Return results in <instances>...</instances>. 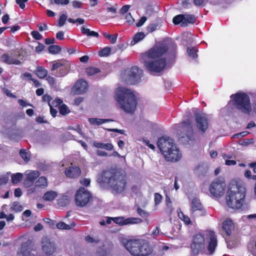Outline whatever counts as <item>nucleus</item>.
Wrapping results in <instances>:
<instances>
[{"label": "nucleus", "mask_w": 256, "mask_h": 256, "mask_svg": "<svg viewBox=\"0 0 256 256\" xmlns=\"http://www.w3.org/2000/svg\"><path fill=\"white\" fill-rule=\"evenodd\" d=\"M167 50L168 47L165 44L158 43L142 54V60L148 71L159 72L164 69L166 66V62L164 58L161 57Z\"/></svg>", "instance_id": "1"}, {"label": "nucleus", "mask_w": 256, "mask_h": 256, "mask_svg": "<svg viewBox=\"0 0 256 256\" xmlns=\"http://www.w3.org/2000/svg\"><path fill=\"white\" fill-rule=\"evenodd\" d=\"M98 180L99 183L106 184L116 194L122 193L126 187V176L113 169L104 171Z\"/></svg>", "instance_id": "2"}, {"label": "nucleus", "mask_w": 256, "mask_h": 256, "mask_svg": "<svg viewBox=\"0 0 256 256\" xmlns=\"http://www.w3.org/2000/svg\"><path fill=\"white\" fill-rule=\"evenodd\" d=\"M246 196L245 188L242 182L232 181L226 196V204L233 209L240 208Z\"/></svg>", "instance_id": "3"}, {"label": "nucleus", "mask_w": 256, "mask_h": 256, "mask_svg": "<svg viewBox=\"0 0 256 256\" xmlns=\"http://www.w3.org/2000/svg\"><path fill=\"white\" fill-rule=\"evenodd\" d=\"M116 100L126 113L132 114L136 109L137 101L134 92L125 88H118L116 91Z\"/></svg>", "instance_id": "4"}, {"label": "nucleus", "mask_w": 256, "mask_h": 256, "mask_svg": "<svg viewBox=\"0 0 256 256\" xmlns=\"http://www.w3.org/2000/svg\"><path fill=\"white\" fill-rule=\"evenodd\" d=\"M157 145L166 160L176 162L180 158L181 153L172 138L166 136L160 138Z\"/></svg>", "instance_id": "5"}, {"label": "nucleus", "mask_w": 256, "mask_h": 256, "mask_svg": "<svg viewBox=\"0 0 256 256\" xmlns=\"http://www.w3.org/2000/svg\"><path fill=\"white\" fill-rule=\"evenodd\" d=\"M126 248L133 256H146L151 252L148 243L143 240H123Z\"/></svg>", "instance_id": "6"}, {"label": "nucleus", "mask_w": 256, "mask_h": 256, "mask_svg": "<svg viewBox=\"0 0 256 256\" xmlns=\"http://www.w3.org/2000/svg\"><path fill=\"white\" fill-rule=\"evenodd\" d=\"M231 98L234 100V106L237 109L247 114L251 112V104L248 95L244 93H237L232 95Z\"/></svg>", "instance_id": "7"}, {"label": "nucleus", "mask_w": 256, "mask_h": 256, "mask_svg": "<svg viewBox=\"0 0 256 256\" xmlns=\"http://www.w3.org/2000/svg\"><path fill=\"white\" fill-rule=\"evenodd\" d=\"M70 67L69 62L64 60H58L54 63L51 68V71L54 72L53 74L57 77H62L68 74Z\"/></svg>", "instance_id": "8"}, {"label": "nucleus", "mask_w": 256, "mask_h": 256, "mask_svg": "<svg viewBox=\"0 0 256 256\" xmlns=\"http://www.w3.org/2000/svg\"><path fill=\"white\" fill-rule=\"evenodd\" d=\"M92 196L86 189L84 188H80L75 194L76 204L80 207L86 206L92 199Z\"/></svg>", "instance_id": "9"}, {"label": "nucleus", "mask_w": 256, "mask_h": 256, "mask_svg": "<svg viewBox=\"0 0 256 256\" xmlns=\"http://www.w3.org/2000/svg\"><path fill=\"white\" fill-rule=\"evenodd\" d=\"M226 188V184L224 180L216 179L211 183L209 190L213 196L218 198L224 195Z\"/></svg>", "instance_id": "10"}, {"label": "nucleus", "mask_w": 256, "mask_h": 256, "mask_svg": "<svg viewBox=\"0 0 256 256\" xmlns=\"http://www.w3.org/2000/svg\"><path fill=\"white\" fill-rule=\"evenodd\" d=\"M126 82L130 84H134L139 82L142 75V70L137 66H132L126 72Z\"/></svg>", "instance_id": "11"}, {"label": "nucleus", "mask_w": 256, "mask_h": 256, "mask_svg": "<svg viewBox=\"0 0 256 256\" xmlns=\"http://www.w3.org/2000/svg\"><path fill=\"white\" fill-rule=\"evenodd\" d=\"M192 254L194 256H197L205 248V238L200 234H197L194 236L193 242L191 244Z\"/></svg>", "instance_id": "12"}, {"label": "nucleus", "mask_w": 256, "mask_h": 256, "mask_svg": "<svg viewBox=\"0 0 256 256\" xmlns=\"http://www.w3.org/2000/svg\"><path fill=\"white\" fill-rule=\"evenodd\" d=\"M180 130L182 131L184 134L180 137V140L182 142L183 138H186L185 141L188 142L190 140H192L193 136V129L192 125L189 120L184 121L180 124Z\"/></svg>", "instance_id": "13"}, {"label": "nucleus", "mask_w": 256, "mask_h": 256, "mask_svg": "<svg viewBox=\"0 0 256 256\" xmlns=\"http://www.w3.org/2000/svg\"><path fill=\"white\" fill-rule=\"evenodd\" d=\"M41 245L42 252L47 256H51L56 251L55 243L47 237L42 238Z\"/></svg>", "instance_id": "14"}, {"label": "nucleus", "mask_w": 256, "mask_h": 256, "mask_svg": "<svg viewBox=\"0 0 256 256\" xmlns=\"http://www.w3.org/2000/svg\"><path fill=\"white\" fill-rule=\"evenodd\" d=\"M196 126L199 131L204 134L208 126V122L207 116L204 114H196Z\"/></svg>", "instance_id": "15"}, {"label": "nucleus", "mask_w": 256, "mask_h": 256, "mask_svg": "<svg viewBox=\"0 0 256 256\" xmlns=\"http://www.w3.org/2000/svg\"><path fill=\"white\" fill-rule=\"evenodd\" d=\"M18 56L20 57V54L18 52H11L10 54H4L0 58L2 62L8 64L20 65L21 64L20 60L16 58Z\"/></svg>", "instance_id": "16"}, {"label": "nucleus", "mask_w": 256, "mask_h": 256, "mask_svg": "<svg viewBox=\"0 0 256 256\" xmlns=\"http://www.w3.org/2000/svg\"><path fill=\"white\" fill-rule=\"evenodd\" d=\"M206 238L208 240V250L210 254H212L217 246L218 242L216 234L213 231H208L206 232Z\"/></svg>", "instance_id": "17"}, {"label": "nucleus", "mask_w": 256, "mask_h": 256, "mask_svg": "<svg viewBox=\"0 0 256 256\" xmlns=\"http://www.w3.org/2000/svg\"><path fill=\"white\" fill-rule=\"evenodd\" d=\"M112 221L120 226L136 224L140 223L142 220L140 218H125L124 216H118L112 218Z\"/></svg>", "instance_id": "18"}, {"label": "nucleus", "mask_w": 256, "mask_h": 256, "mask_svg": "<svg viewBox=\"0 0 256 256\" xmlns=\"http://www.w3.org/2000/svg\"><path fill=\"white\" fill-rule=\"evenodd\" d=\"M25 175L26 179L24 181V184L27 187H30L32 185L34 180L38 177L40 173L37 170L27 171Z\"/></svg>", "instance_id": "19"}, {"label": "nucleus", "mask_w": 256, "mask_h": 256, "mask_svg": "<svg viewBox=\"0 0 256 256\" xmlns=\"http://www.w3.org/2000/svg\"><path fill=\"white\" fill-rule=\"evenodd\" d=\"M88 84L86 80H80L77 81L74 86V92L76 94H82L87 90Z\"/></svg>", "instance_id": "20"}, {"label": "nucleus", "mask_w": 256, "mask_h": 256, "mask_svg": "<svg viewBox=\"0 0 256 256\" xmlns=\"http://www.w3.org/2000/svg\"><path fill=\"white\" fill-rule=\"evenodd\" d=\"M198 210L202 212V215L206 214V212L203 209L200 200L197 198H194L192 200L190 211L192 214H194L195 212Z\"/></svg>", "instance_id": "21"}, {"label": "nucleus", "mask_w": 256, "mask_h": 256, "mask_svg": "<svg viewBox=\"0 0 256 256\" xmlns=\"http://www.w3.org/2000/svg\"><path fill=\"white\" fill-rule=\"evenodd\" d=\"M80 174L81 170L78 166H70L65 170V174L69 178H78Z\"/></svg>", "instance_id": "22"}, {"label": "nucleus", "mask_w": 256, "mask_h": 256, "mask_svg": "<svg viewBox=\"0 0 256 256\" xmlns=\"http://www.w3.org/2000/svg\"><path fill=\"white\" fill-rule=\"evenodd\" d=\"M234 228V224L230 219H226L223 222L222 229L225 232L227 236H229L232 234Z\"/></svg>", "instance_id": "23"}, {"label": "nucleus", "mask_w": 256, "mask_h": 256, "mask_svg": "<svg viewBox=\"0 0 256 256\" xmlns=\"http://www.w3.org/2000/svg\"><path fill=\"white\" fill-rule=\"evenodd\" d=\"M92 146L97 148L104 149L106 150H112L114 149V146L111 143H102L97 141H94Z\"/></svg>", "instance_id": "24"}, {"label": "nucleus", "mask_w": 256, "mask_h": 256, "mask_svg": "<svg viewBox=\"0 0 256 256\" xmlns=\"http://www.w3.org/2000/svg\"><path fill=\"white\" fill-rule=\"evenodd\" d=\"M112 121L110 119L107 118H88V122L90 124L93 126H99L102 124L108 122H109Z\"/></svg>", "instance_id": "25"}, {"label": "nucleus", "mask_w": 256, "mask_h": 256, "mask_svg": "<svg viewBox=\"0 0 256 256\" xmlns=\"http://www.w3.org/2000/svg\"><path fill=\"white\" fill-rule=\"evenodd\" d=\"M184 22L181 24V26L184 27L188 26V24H194L196 21V18L192 14H183Z\"/></svg>", "instance_id": "26"}, {"label": "nucleus", "mask_w": 256, "mask_h": 256, "mask_svg": "<svg viewBox=\"0 0 256 256\" xmlns=\"http://www.w3.org/2000/svg\"><path fill=\"white\" fill-rule=\"evenodd\" d=\"M58 196L56 192L50 190L46 192L44 196L43 199L45 201H52Z\"/></svg>", "instance_id": "27"}, {"label": "nucleus", "mask_w": 256, "mask_h": 256, "mask_svg": "<svg viewBox=\"0 0 256 256\" xmlns=\"http://www.w3.org/2000/svg\"><path fill=\"white\" fill-rule=\"evenodd\" d=\"M80 30L82 33L88 36L98 37L99 36L98 32L94 31H91L89 28H86L84 26H82Z\"/></svg>", "instance_id": "28"}, {"label": "nucleus", "mask_w": 256, "mask_h": 256, "mask_svg": "<svg viewBox=\"0 0 256 256\" xmlns=\"http://www.w3.org/2000/svg\"><path fill=\"white\" fill-rule=\"evenodd\" d=\"M76 226L74 222H72L70 224H67L66 223L60 222L56 224V227L60 230H70Z\"/></svg>", "instance_id": "29"}, {"label": "nucleus", "mask_w": 256, "mask_h": 256, "mask_svg": "<svg viewBox=\"0 0 256 256\" xmlns=\"http://www.w3.org/2000/svg\"><path fill=\"white\" fill-rule=\"evenodd\" d=\"M36 74L39 78H44L46 77L48 74V72L47 70L44 68L38 66L36 71Z\"/></svg>", "instance_id": "30"}, {"label": "nucleus", "mask_w": 256, "mask_h": 256, "mask_svg": "<svg viewBox=\"0 0 256 256\" xmlns=\"http://www.w3.org/2000/svg\"><path fill=\"white\" fill-rule=\"evenodd\" d=\"M36 186L45 188L48 186L47 179L44 176L40 177L35 183Z\"/></svg>", "instance_id": "31"}, {"label": "nucleus", "mask_w": 256, "mask_h": 256, "mask_svg": "<svg viewBox=\"0 0 256 256\" xmlns=\"http://www.w3.org/2000/svg\"><path fill=\"white\" fill-rule=\"evenodd\" d=\"M70 201V198L68 196L64 195L62 196L58 200V204L62 206H66Z\"/></svg>", "instance_id": "32"}, {"label": "nucleus", "mask_w": 256, "mask_h": 256, "mask_svg": "<svg viewBox=\"0 0 256 256\" xmlns=\"http://www.w3.org/2000/svg\"><path fill=\"white\" fill-rule=\"evenodd\" d=\"M23 175L21 173H16L12 176V182L14 184L20 182L22 178Z\"/></svg>", "instance_id": "33"}, {"label": "nucleus", "mask_w": 256, "mask_h": 256, "mask_svg": "<svg viewBox=\"0 0 256 256\" xmlns=\"http://www.w3.org/2000/svg\"><path fill=\"white\" fill-rule=\"evenodd\" d=\"M178 216L180 219H181L186 225H188L190 224H192V222L189 218V217L186 215H184V214L180 212H178Z\"/></svg>", "instance_id": "34"}, {"label": "nucleus", "mask_w": 256, "mask_h": 256, "mask_svg": "<svg viewBox=\"0 0 256 256\" xmlns=\"http://www.w3.org/2000/svg\"><path fill=\"white\" fill-rule=\"evenodd\" d=\"M12 210L14 211L15 212H20L22 210V206L18 202H12L11 208Z\"/></svg>", "instance_id": "35"}, {"label": "nucleus", "mask_w": 256, "mask_h": 256, "mask_svg": "<svg viewBox=\"0 0 256 256\" xmlns=\"http://www.w3.org/2000/svg\"><path fill=\"white\" fill-rule=\"evenodd\" d=\"M61 50V48L58 45H52L48 47V51L50 53L52 54H56Z\"/></svg>", "instance_id": "36"}, {"label": "nucleus", "mask_w": 256, "mask_h": 256, "mask_svg": "<svg viewBox=\"0 0 256 256\" xmlns=\"http://www.w3.org/2000/svg\"><path fill=\"white\" fill-rule=\"evenodd\" d=\"M100 72L99 68L94 67H89L86 68V72L88 76H92L96 74H97Z\"/></svg>", "instance_id": "37"}, {"label": "nucleus", "mask_w": 256, "mask_h": 256, "mask_svg": "<svg viewBox=\"0 0 256 256\" xmlns=\"http://www.w3.org/2000/svg\"><path fill=\"white\" fill-rule=\"evenodd\" d=\"M145 36L144 32H138L136 34L134 37L133 41L134 42V44L142 40Z\"/></svg>", "instance_id": "38"}, {"label": "nucleus", "mask_w": 256, "mask_h": 256, "mask_svg": "<svg viewBox=\"0 0 256 256\" xmlns=\"http://www.w3.org/2000/svg\"><path fill=\"white\" fill-rule=\"evenodd\" d=\"M187 52L188 55L193 58H197V50L196 48H188Z\"/></svg>", "instance_id": "39"}, {"label": "nucleus", "mask_w": 256, "mask_h": 256, "mask_svg": "<svg viewBox=\"0 0 256 256\" xmlns=\"http://www.w3.org/2000/svg\"><path fill=\"white\" fill-rule=\"evenodd\" d=\"M111 48L109 47H106L99 52V55L100 56H108L110 52Z\"/></svg>", "instance_id": "40"}, {"label": "nucleus", "mask_w": 256, "mask_h": 256, "mask_svg": "<svg viewBox=\"0 0 256 256\" xmlns=\"http://www.w3.org/2000/svg\"><path fill=\"white\" fill-rule=\"evenodd\" d=\"M172 21L175 24H178L180 23L182 24L184 22L183 14H179L174 16Z\"/></svg>", "instance_id": "41"}, {"label": "nucleus", "mask_w": 256, "mask_h": 256, "mask_svg": "<svg viewBox=\"0 0 256 256\" xmlns=\"http://www.w3.org/2000/svg\"><path fill=\"white\" fill-rule=\"evenodd\" d=\"M20 156L26 161L28 162L30 160V154L26 152L25 150H21L20 151Z\"/></svg>", "instance_id": "42"}, {"label": "nucleus", "mask_w": 256, "mask_h": 256, "mask_svg": "<svg viewBox=\"0 0 256 256\" xmlns=\"http://www.w3.org/2000/svg\"><path fill=\"white\" fill-rule=\"evenodd\" d=\"M70 2V0H50V4H56L59 5H66L68 4Z\"/></svg>", "instance_id": "43"}, {"label": "nucleus", "mask_w": 256, "mask_h": 256, "mask_svg": "<svg viewBox=\"0 0 256 256\" xmlns=\"http://www.w3.org/2000/svg\"><path fill=\"white\" fill-rule=\"evenodd\" d=\"M59 110L60 114L66 115L70 112V110L67 106L62 104L59 107Z\"/></svg>", "instance_id": "44"}, {"label": "nucleus", "mask_w": 256, "mask_h": 256, "mask_svg": "<svg viewBox=\"0 0 256 256\" xmlns=\"http://www.w3.org/2000/svg\"><path fill=\"white\" fill-rule=\"evenodd\" d=\"M19 254H22V256H34V254H32L31 251L28 250H24V247H22L21 252Z\"/></svg>", "instance_id": "45"}, {"label": "nucleus", "mask_w": 256, "mask_h": 256, "mask_svg": "<svg viewBox=\"0 0 256 256\" xmlns=\"http://www.w3.org/2000/svg\"><path fill=\"white\" fill-rule=\"evenodd\" d=\"M67 19V16L65 14H62L58 20V26L61 27L66 22V21Z\"/></svg>", "instance_id": "46"}, {"label": "nucleus", "mask_w": 256, "mask_h": 256, "mask_svg": "<svg viewBox=\"0 0 256 256\" xmlns=\"http://www.w3.org/2000/svg\"><path fill=\"white\" fill-rule=\"evenodd\" d=\"M158 24H150L146 27V30L148 32H152L157 28Z\"/></svg>", "instance_id": "47"}, {"label": "nucleus", "mask_w": 256, "mask_h": 256, "mask_svg": "<svg viewBox=\"0 0 256 256\" xmlns=\"http://www.w3.org/2000/svg\"><path fill=\"white\" fill-rule=\"evenodd\" d=\"M162 196L161 194H160L158 193H155L154 194V202L155 205L158 206V205L162 201Z\"/></svg>", "instance_id": "48"}, {"label": "nucleus", "mask_w": 256, "mask_h": 256, "mask_svg": "<svg viewBox=\"0 0 256 256\" xmlns=\"http://www.w3.org/2000/svg\"><path fill=\"white\" fill-rule=\"evenodd\" d=\"M250 132H247V131H244V132H239V133H238L236 134H234L232 136V138H242V137H244V136H246Z\"/></svg>", "instance_id": "49"}, {"label": "nucleus", "mask_w": 256, "mask_h": 256, "mask_svg": "<svg viewBox=\"0 0 256 256\" xmlns=\"http://www.w3.org/2000/svg\"><path fill=\"white\" fill-rule=\"evenodd\" d=\"M68 20L69 22L74 24L75 22H78L79 24H84V20L82 18H78L76 20H74L71 18H69L68 19Z\"/></svg>", "instance_id": "50"}, {"label": "nucleus", "mask_w": 256, "mask_h": 256, "mask_svg": "<svg viewBox=\"0 0 256 256\" xmlns=\"http://www.w3.org/2000/svg\"><path fill=\"white\" fill-rule=\"evenodd\" d=\"M137 212L140 216L143 218H146L148 216V214L146 211L140 208H137Z\"/></svg>", "instance_id": "51"}, {"label": "nucleus", "mask_w": 256, "mask_h": 256, "mask_svg": "<svg viewBox=\"0 0 256 256\" xmlns=\"http://www.w3.org/2000/svg\"><path fill=\"white\" fill-rule=\"evenodd\" d=\"M254 142V141L253 138L245 139L242 142L241 144L244 146H248L250 144H253Z\"/></svg>", "instance_id": "52"}, {"label": "nucleus", "mask_w": 256, "mask_h": 256, "mask_svg": "<svg viewBox=\"0 0 256 256\" xmlns=\"http://www.w3.org/2000/svg\"><path fill=\"white\" fill-rule=\"evenodd\" d=\"M32 37L37 40H41L42 38V36L37 31H32L31 32Z\"/></svg>", "instance_id": "53"}, {"label": "nucleus", "mask_w": 256, "mask_h": 256, "mask_svg": "<svg viewBox=\"0 0 256 256\" xmlns=\"http://www.w3.org/2000/svg\"><path fill=\"white\" fill-rule=\"evenodd\" d=\"M72 5L74 8H82V3L78 0H74L72 2Z\"/></svg>", "instance_id": "54"}, {"label": "nucleus", "mask_w": 256, "mask_h": 256, "mask_svg": "<svg viewBox=\"0 0 256 256\" xmlns=\"http://www.w3.org/2000/svg\"><path fill=\"white\" fill-rule=\"evenodd\" d=\"M28 1V0H16V3L22 9H24L26 6L25 2Z\"/></svg>", "instance_id": "55"}, {"label": "nucleus", "mask_w": 256, "mask_h": 256, "mask_svg": "<svg viewBox=\"0 0 256 256\" xmlns=\"http://www.w3.org/2000/svg\"><path fill=\"white\" fill-rule=\"evenodd\" d=\"M140 190V185L138 184H135L131 186L132 191L135 194L138 193L139 192Z\"/></svg>", "instance_id": "56"}, {"label": "nucleus", "mask_w": 256, "mask_h": 256, "mask_svg": "<svg viewBox=\"0 0 256 256\" xmlns=\"http://www.w3.org/2000/svg\"><path fill=\"white\" fill-rule=\"evenodd\" d=\"M126 22L129 24H131L134 22V19L130 13H128L126 14Z\"/></svg>", "instance_id": "57"}, {"label": "nucleus", "mask_w": 256, "mask_h": 256, "mask_svg": "<svg viewBox=\"0 0 256 256\" xmlns=\"http://www.w3.org/2000/svg\"><path fill=\"white\" fill-rule=\"evenodd\" d=\"M90 180L88 178H84L80 180V183L86 186H88L90 184Z\"/></svg>", "instance_id": "58"}, {"label": "nucleus", "mask_w": 256, "mask_h": 256, "mask_svg": "<svg viewBox=\"0 0 256 256\" xmlns=\"http://www.w3.org/2000/svg\"><path fill=\"white\" fill-rule=\"evenodd\" d=\"M48 84H50L51 86H54L56 84V79L50 76H48L46 78Z\"/></svg>", "instance_id": "59"}, {"label": "nucleus", "mask_w": 256, "mask_h": 256, "mask_svg": "<svg viewBox=\"0 0 256 256\" xmlns=\"http://www.w3.org/2000/svg\"><path fill=\"white\" fill-rule=\"evenodd\" d=\"M194 4L198 6H202L204 5V0H194Z\"/></svg>", "instance_id": "60"}, {"label": "nucleus", "mask_w": 256, "mask_h": 256, "mask_svg": "<svg viewBox=\"0 0 256 256\" xmlns=\"http://www.w3.org/2000/svg\"><path fill=\"white\" fill-rule=\"evenodd\" d=\"M8 178L6 176H0V186L6 184L8 181Z\"/></svg>", "instance_id": "61"}, {"label": "nucleus", "mask_w": 256, "mask_h": 256, "mask_svg": "<svg viewBox=\"0 0 256 256\" xmlns=\"http://www.w3.org/2000/svg\"><path fill=\"white\" fill-rule=\"evenodd\" d=\"M130 8V6L129 5H125L123 6L120 10V13L121 14H126L128 10Z\"/></svg>", "instance_id": "62"}, {"label": "nucleus", "mask_w": 256, "mask_h": 256, "mask_svg": "<svg viewBox=\"0 0 256 256\" xmlns=\"http://www.w3.org/2000/svg\"><path fill=\"white\" fill-rule=\"evenodd\" d=\"M146 16H142L139 20L138 22L136 24V26L138 27L141 26L146 20Z\"/></svg>", "instance_id": "63"}, {"label": "nucleus", "mask_w": 256, "mask_h": 256, "mask_svg": "<svg viewBox=\"0 0 256 256\" xmlns=\"http://www.w3.org/2000/svg\"><path fill=\"white\" fill-rule=\"evenodd\" d=\"M110 38H108V40H110V42L112 44H115L116 42L117 38H118V34H116L114 35H112Z\"/></svg>", "instance_id": "64"}]
</instances>
